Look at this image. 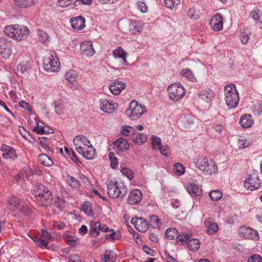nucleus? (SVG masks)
<instances>
[{"label": "nucleus", "instance_id": "obj_1", "mask_svg": "<svg viewBox=\"0 0 262 262\" xmlns=\"http://www.w3.org/2000/svg\"><path fill=\"white\" fill-rule=\"evenodd\" d=\"M32 191L39 206L47 207L51 204L53 196L48 188L42 184H37L33 187Z\"/></svg>", "mask_w": 262, "mask_h": 262}, {"label": "nucleus", "instance_id": "obj_2", "mask_svg": "<svg viewBox=\"0 0 262 262\" xmlns=\"http://www.w3.org/2000/svg\"><path fill=\"white\" fill-rule=\"evenodd\" d=\"M107 192L110 198L113 199L124 198L127 193V189L125 183L113 179L106 182Z\"/></svg>", "mask_w": 262, "mask_h": 262}, {"label": "nucleus", "instance_id": "obj_3", "mask_svg": "<svg viewBox=\"0 0 262 262\" xmlns=\"http://www.w3.org/2000/svg\"><path fill=\"white\" fill-rule=\"evenodd\" d=\"M224 100L229 108H234L237 107L239 97L238 92L234 84H228L224 87Z\"/></svg>", "mask_w": 262, "mask_h": 262}, {"label": "nucleus", "instance_id": "obj_4", "mask_svg": "<svg viewBox=\"0 0 262 262\" xmlns=\"http://www.w3.org/2000/svg\"><path fill=\"white\" fill-rule=\"evenodd\" d=\"M195 166L206 175H212L216 173L218 168L216 163L206 157H200L194 162Z\"/></svg>", "mask_w": 262, "mask_h": 262}, {"label": "nucleus", "instance_id": "obj_5", "mask_svg": "<svg viewBox=\"0 0 262 262\" xmlns=\"http://www.w3.org/2000/svg\"><path fill=\"white\" fill-rule=\"evenodd\" d=\"M145 107L137 101L133 100L129 103L128 107L125 111L126 115L134 120L140 117L145 112Z\"/></svg>", "mask_w": 262, "mask_h": 262}, {"label": "nucleus", "instance_id": "obj_6", "mask_svg": "<svg viewBox=\"0 0 262 262\" xmlns=\"http://www.w3.org/2000/svg\"><path fill=\"white\" fill-rule=\"evenodd\" d=\"M167 92L170 99L177 101L184 96L185 90L180 83H174L168 86Z\"/></svg>", "mask_w": 262, "mask_h": 262}, {"label": "nucleus", "instance_id": "obj_7", "mask_svg": "<svg viewBox=\"0 0 262 262\" xmlns=\"http://www.w3.org/2000/svg\"><path fill=\"white\" fill-rule=\"evenodd\" d=\"M261 184V181L259 179L258 172L254 171L247 177L244 183L245 188L250 191L259 188Z\"/></svg>", "mask_w": 262, "mask_h": 262}, {"label": "nucleus", "instance_id": "obj_8", "mask_svg": "<svg viewBox=\"0 0 262 262\" xmlns=\"http://www.w3.org/2000/svg\"><path fill=\"white\" fill-rule=\"evenodd\" d=\"M60 62L58 58L51 55L43 60L44 69L50 72H57L60 69Z\"/></svg>", "mask_w": 262, "mask_h": 262}, {"label": "nucleus", "instance_id": "obj_9", "mask_svg": "<svg viewBox=\"0 0 262 262\" xmlns=\"http://www.w3.org/2000/svg\"><path fill=\"white\" fill-rule=\"evenodd\" d=\"M73 143L78 152H81L82 150H85L91 144L90 140L83 135L76 136L73 139Z\"/></svg>", "mask_w": 262, "mask_h": 262}, {"label": "nucleus", "instance_id": "obj_10", "mask_svg": "<svg viewBox=\"0 0 262 262\" xmlns=\"http://www.w3.org/2000/svg\"><path fill=\"white\" fill-rule=\"evenodd\" d=\"M12 43L5 38H0V54L5 59L8 58L11 53Z\"/></svg>", "mask_w": 262, "mask_h": 262}, {"label": "nucleus", "instance_id": "obj_11", "mask_svg": "<svg viewBox=\"0 0 262 262\" xmlns=\"http://www.w3.org/2000/svg\"><path fill=\"white\" fill-rule=\"evenodd\" d=\"M238 233L241 237L247 239H256L258 238L257 231L246 226L241 227L238 229Z\"/></svg>", "mask_w": 262, "mask_h": 262}, {"label": "nucleus", "instance_id": "obj_12", "mask_svg": "<svg viewBox=\"0 0 262 262\" xmlns=\"http://www.w3.org/2000/svg\"><path fill=\"white\" fill-rule=\"evenodd\" d=\"M100 107L101 110L106 113L111 114L116 108V103L112 100L106 99H101L99 101Z\"/></svg>", "mask_w": 262, "mask_h": 262}, {"label": "nucleus", "instance_id": "obj_13", "mask_svg": "<svg viewBox=\"0 0 262 262\" xmlns=\"http://www.w3.org/2000/svg\"><path fill=\"white\" fill-rule=\"evenodd\" d=\"M142 199V193L138 189L131 190L128 194L127 203L130 205H135L139 203Z\"/></svg>", "mask_w": 262, "mask_h": 262}, {"label": "nucleus", "instance_id": "obj_14", "mask_svg": "<svg viewBox=\"0 0 262 262\" xmlns=\"http://www.w3.org/2000/svg\"><path fill=\"white\" fill-rule=\"evenodd\" d=\"M81 53L88 57L92 56L95 53V51L91 41H85L80 45Z\"/></svg>", "mask_w": 262, "mask_h": 262}, {"label": "nucleus", "instance_id": "obj_15", "mask_svg": "<svg viewBox=\"0 0 262 262\" xmlns=\"http://www.w3.org/2000/svg\"><path fill=\"white\" fill-rule=\"evenodd\" d=\"M131 223L134 225L135 228L140 232H145L148 229L147 221L142 217H135L132 219Z\"/></svg>", "mask_w": 262, "mask_h": 262}, {"label": "nucleus", "instance_id": "obj_16", "mask_svg": "<svg viewBox=\"0 0 262 262\" xmlns=\"http://www.w3.org/2000/svg\"><path fill=\"white\" fill-rule=\"evenodd\" d=\"M126 84L125 82L116 79L112 82L109 85L111 93L114 95H119L121 91L125 89Z\"/></svg>", "mask_w": 262, "mask_h": 262}, {"label": "nucleus", "instance_id": "obj_17", "mask_svg": "<svg viewBox=\"0 0 262 262\" xmlns=\"http://www.w3.org/2000/svg\"><path fill=\"white\" fill-rule=\"evenodd\" d=\"M210 25L213 30H221L223 28V21L221 15L219 13L214 15L210 20Z\"/></svg>", "mask_w": 262, "mask_h": 262}, {"label": "nucleus", "instance_id": "obj_18", "mask_svg": "<svg viewBox=\"0 0 262 262\" xmlns=\"http://www.w3.org/2000/svg\"><path fill=\"white\" fill-rule=\"evenodd\" d=\"M51 238V236L48 231L42 230L41 234L40 237L38 238L35 237L33 240L39 247L43 248L44 247H47L48 241Z\"/></svg>", "mask_w": 262, "mask_h": 262}, {"label": "nucleus", "instance_id": "obj_19", "mask_svg": "<svg viewBox=\"0 0 262 262\" xmlns=\"http://www.w3.org/2000/svg\"><path fill=\"white\" fill-rule=\"evenodd\" d=\"M15 27H16V33H17L16 35L19 36L16 38V40L19 41L26 38L29 35L30 31L27 27L18 24H15Z\"/></svg>", "mask_w": 262, "mask_h": 262}, {"label": "nucleus", "instance_id": "obj_20", "mask_svg": "<svg viewBox=\"0 0 262 262\" xmlns=\"http://www.w3.org/2000/svg\"><path fill=\"white\" fill-rule=\"evenodd\" d=\"M70 21L71 26L75 29L80 30L85 26V19L81 16L73 17Z\"/></svg>", "mask_w": 262, "mask_h": 262}, {"label": "nucleus", "instance_id": "obj_21", "mask_svg": "<svg viewBox=\"0 0 262 262\" xmlns=\"http://www.w3.org/2000/svg\"><path fill=\"white\" fill-rule=\"evenodd\" d=\"M187 191L192 196H198L201 195L202 191L196 184L189 183L186 186Z\"/></svg>", "mask_w": 262, "mask_h": 262}, {"label": "nucleus", "instance_id": "obj_22", "mask_svg": "<svg viewBox=\"0 0 262 262\" xmlns=\"http://www.w3.org/2000/svg\"><path fill=\"white\" fill-rule=\"evenodd\" d=\"M79 153L87 160H92L96 155V150L92 144L88 146L85 150H82L81 152Z\"/></svg>", "mask_w": 262, "mask_h": 262}, {"label": "nucleus", "instance_id": "obj_23", "mask_svg": "<svg viewBox=\"0 0 262 262\" xmlns=\"http://www.w3.org/2000/svg\"><path fill=\"white\" fill-rule=\"evenodd\" d=\"M2 150L4 151L2 157L4 159L14 160L17 158V155L14 148L9 146H6L3 147Z\"/></svg>", "mask_w": 262, "mask_h": 262}, {"label": "nucleus", "instance_id": "obj_24", "mask_svg": "<svg viewBox=\"0 0 262 262\" xmlns=\"http://www.w3.org/2000/svg\"><path fill=\"white\" fill-rule=\"evenodd\" d=\"M114 145L116 151H125L129 149V145L126 140L123 138L118 139L115 142Z\"/></svg>", "mask_w": 262, "mask_h": 262}, {"label": "nucleus", "instance_id": "obj_25", "mask_svg": "<svg viewBox=\"0 0 262 262\" xmlns=\"http://www.w3.org/2000/svg\"><path fill=\"white\" fill-rule=\"evenodd\" d=\"M113 55L115 58H120L123 60V64L128 65V62L126 59V53L121 47H118L113 52Z\"/></svg>", "mask_w": 262, "mask_h": 262}, {"label": "nucleus", "instance_id": "obj_26", "mask_svg": "<svg viewBox=\"0 0 262 262\" xmlns=\"http://www.w3.org/2000/svg\"><path fill=\"white\" fill-rule=\"evenodd\" d=\"M251 117V115L250 114L242 115L239 120V124L244 128L251 127L253 123Z\"/></svg>", "mask_w": 262, "mask_h": 262}, {"label": "nucleus", "instance_id": "obj_27", "mask_svg": "<svg viewBox=\"0 0 262 262\" xmlns=\"http://www.w3.org/2000/svg\"><path fill=\"white\" fill-rule=\"evenodd\" d=\"M125 25L129 27L128 29H123V31L126 33L129 32L132 34H135L137 32H140V30L141 29V26L138 25L137 21H127L125 23Z\"/></svg>", "mask_w": 262, "mask_h": 262}, {"label": "nucleus", "instance_id": "obj_28", "mask_svg": "<svg viewBox=\"0 0 262 262\" xmlns=\"http://www.w3.org/2000/svg\"><path fill=\"white\" fill-rule=\"evenodd\" d=\"M19 206V199L15 196H11L7 202V207L11 211L16 210Z\"/></svg>", "mask_w": 262, "mask_h": 262}, {"label": "nucleus", "instance_id": "obj_29", "mask_svg": "<svg viewBox=\"0 0 262 262\" xmlns=\"http://www.w3.org/2000/svg\"><path fill=\"white\" fill-rule=\"evenodd\" d=\"M214 96L213 92L210 89H206L199 94L200 98L206 102L210 101Z\"/></svg>", "mask_w": 262, "mask_h": 262}, {"label": "nucleus", "instance_id": "obj_30", "mask_svg": "<svg viewBox=\"0 0 262 262\" xmlns=\"http://www.w3.org/2000/svg\"><path fill=\"white\" fill-rule=\"evenodd\" d=\"M205 225L207 228V232L209 234H213L218 231L219 227L217 224L210 220H206L205 222Z\"/></svg>", "mask_w": 262, "mask_h": 262}, {"label": "nucleus", "instance_id": "obj_31", "mask_svg": "<svg viewBox=\"0 0 262 262\" xmlns=\"http://www.w3.org/2000/svg\"><path fill=\"white\" fill-rule=\"evenodd\" d=\"M132 140L137 144H143L146 141L147 136L142 133H134L132 136Z\"/></svg>", "mask_w": 262, "mask_h": 262}, {"label": "nucleus", "instance_id": "obj_32", "mask_svg": "<svg viewBox=\"0 0 262 262\" xmlns=\"http://www.w3.org/2000/svg\"><path fill=\"white\" fill-rule=\"evenodd\" d=\"M15 26V24L7 26L5 27L4 31L6 35L16 39V38L19 36L16 35L17 33H16V27Z\"/></svg>", "mask_w": 262, "mask_h": 262}, {"label": "nucleus", "instance_id": "obj_33", "mask_svg": "<svg viewBox=\"0 0 262 262\" xmlns=\"http://www.w3.org/2000/svg\"><path fill=\"white\" fill-rule=\"evenodd\" d=\"M147 224L148 226H149L153 228H158L161 225V222L157 215H153L149 216Z\"/></svg>", "mask_w": 262, "mask_h": 262}, {"label": "nucleus", "instance_id": "obj_34", "mask_svg": "<svg viewBox=\"0 0 262 262\" xmlns=\"http://www.w3.org/2000/svg\"><path fill=\"white\" fill-rule=\"evenodd\" d=\"M188 16L192 19L196 20L199 19L200 16V10L197 9L195 7H192L189 9L187 11Z\"/></svg>", "mask_w": 262, "mask_h": 262}, {"label": "nucleus", "instance_id": "obj_35", "mask_svg": "<svg viewBox=\"0 0 262 262\" xmlns=\"http://www.w3.org/2000/svg\"><path fill=\"white\" fill-rule=\"evenodd\" d=\"M39 162L46 166H50L53 164L51 159L46 154H40L38 158Z\"/></svg>", "mask_w": 262, "mask_h": 262}, {"label": "nucleus", "instance_id": "obj_36", "mask_svg": "<svg viewBox=\"0 0 262 262\" xmlns=\"http://www.w3.org/2000/svg\"><path fill=\"white\" fill-rule=\"evenodd\" d=\"M200 242L196 238L189 239L187 243L188 248L192 251H197L200 248Z\"/></svg>", "mask_w": 262, "mask_h": 262}, {"label": "nucleus", "instance_id": "obj_37", "mask_svg": "<svg viewBox=\"0 0 262 262\" xmlns=\"http://www.w3.org/2000/svg\"><path fill=\"white\" fill-rule=\"evenodd\" d=\"M92 206L90 202L86 201L84 202L80 208L86 215L92 216L94 215V212L92 210Z\"/></svg>", "mask_w": 262, "mask_h": 262}, {"label": "nucleus", "instance_id": "obj_38", "mask_svg": "<svg viewBox=\"0 0 262 262\" xmlns=\"http://www.w3.org/2000/svg\"><path fill=\"white\" fill-rule=\"evenodd\" d=\"M261 15L262 13L260 11L255 7L250 12L249 17H251L256 23H257L260 21Z\"/></svg>", "mask_w": 262, "mask_h": 262}, {"label": "nucleus", "instance_id": "obj_39", "mask_svg": "<svg viewBox=\"0 0 262 262\" xmlns=\"http://www.w3.org/2000/svg\"><path fill=\"white\" fill-rule=\"evenodd\" d=\"M181 75L192 82L196 81L192 72L188 68L183 69L181 72Z\"/></svg>", "mask_w": 262, "mask_h": 262}, {"label": "nucleus", "instance_id": "obj_40", "mask_svg": "<svg viewBox=\"0 0 262 262\" xmlns=\"http://www.w3.org/2000/svg\"><path fill=\"white\" fill-rule=\"evenodd\" d=\"M165 234L167 239L172 240L177 237L179 232L175 228H169L166 230Z\"/></svg>", "mask_w": 262, "mask_h": 262}, {"label": "nucleus", "instance_id": "obj_41", "mask_svg": "<svg viewBox=\"0 0 262 262\" xmlns=\"http://www.w3.org/2000/svg\"><path fill=\"white\" fill-rule=\"evenodd\" d=\"M31 65L30 62L28 61H23L19 63L17 66V71L21 74H24L25 72L28 73L29 70L31 69Z\"/></svg>", "mask_w": 262, "mask_h": 262}, {"label": "nucleus", "instance_id": "obj_42", "mask_svg": "<svg viewBox=\"0 0 262 262\" xmlns=\"http://www.w3.org/2000/svg\"><path fill=\"white\" fill-rule=\"evenodd\" d=\"M116 260V257L113 252L111 250H106L102 258V262H108L110 260L112 262Z\"/></svg>", "mask_w": 262, "mask_h": 262}, {"label": "nucleus", "instance_id": "obj_43", "mask_svg": "<svg viewBox=\"0 0 262 262\" xmlns=\"http://www.w3.org/2000/svg\"><path fill=\"white\" fill-rule=\"evenodd\" d=\"M15 4L19 7L26 8L34 4V0H14Z\"/></svg>", "mask_w": 262, "mask_h": 262}, {"label": "nucleus", "instance_id": "obj_44", "mask_svg": "<svg viewBox=\"0 0 262 262\" xmlns=\"http://www.w3.org/2000/svg\"><path fill=\"white\" fill-rule=\"evenodd\" d=\"M101 227V223L99 222H97L95 224L91 225L90 230V234L93 237H97L100 231V228Z\"/></svg>", "mask_w": 262, "mask_h": 262}, {"label": "nucleus", "instance_id": "obj_45", "mask_svg": "<svg viewBox=\"0 0 262 262\" xmlns=\"http://www.w3.org/2000/svg\"><path fill=\"white\" fill-rule=\"evenodd\" d=\"M209 196L212 201H217L221 199L223 193L219 190H213L210 192Z\"/></svg>", "mask_w": 262, "mask_h": 262}, {"label": "nucleus", "instance_id": "obj_46", "mask_svg": "<svg viewBox=\"0 0 262 262\" xmlns=\"http://www.w3.org/2000/svg\"><path fill=\"white\" fill-rule=\"evenodd\" d=\"M195 118L190 115L186 116L182 121V123L185 125V129H190V126L193 124Z\"/></svg>", "mask_w": 262, "mask_h": 262}, {"label": "nucleus", "instance_id": "obj_47", "mask_svg": "<svg viewBox=\"0 0 262 262\" xmlns=\"http://www.w3.org/2000/svg\"><path fill=\"white\" fill-rule=\"evenodd\" d=\"M166 7L172 9H176L180 4V0H164Z\"/></svg>", "mask_w": 262, "mask_h": 262}, {"label": "nucleus", "instance_id": "obj_48", "mask_svg": "<svg viewBox=\"0 0 262 262\" xmlns=\"http://www.w3.org/2000/svg\"><path fill=\"white\" fill-rule=\"evenodd\" d=\"M185 171L184 166L180 163H177L173 165V172L177 175L183 174Z\"/></svg>", "mask_w": 262, "mask_h": 262}, {"label": "nucleus", "instance_id": "obj_49", "mask_svg": "<svg viewBox=\"0 0 262 262\" xmlns=\"http://www.w3.org/2000/svg\"><path fill=\"white\" fill-rule=\"evenodd\" d=\"M67 181L68 184L73 188H78L80 187V182L74 177L68 176L67 177Z\"/></svg>", "mask_w": 262, "mask_h": 262}, {"label": "nucleus", "instance_id": "obj_50", "mask_svg": "<svg viewBox=\"0 0 262 262\" xmlns=\"http://www.w3.org/2000/svg\"><path fill=\"white\" fill-rule=\"evenodd\" d=\"M110 233L106 235L105 238L107 240H115L118 239L121 236V234L119 232H115L113 229H111Z\"/></svg>", "mask_w": 262, "mask_h": 262}, {"label": "nucleus", "instance_id": "obj_51", "mask_svg": "<svg viewBox=\"0 0 262 262\" xmlns=\"http://www.w3.org/2000/svg\"><path fill=\"white\" fill-rule=\"evenodd\" d=\"M37 35L39 37L40 42L45 43L48 41L49 37L45 31L38 30L37 31Z\"/></svg>", "mask_w": 262, "mask_h": 262}, {"label": "nucleus", "instance_id": "obj_52", "mask_svg": "<svg viewBox=\"0 0 262 262\" xmlns=\"http://www.w3.org/2000/svg\"><path fill=\"white\" fill-rule=\"evenodd\" d=\"M190 235L188 233L178 235L177 237V242L178 244H182L188 241Z\"/></svg>", "mask_w": 262, "mask_h": 262}, {"label": "nucleus", "instance_id": "obj_53", "mask_svg": "<svg viewBox=\"0 0 262 262\" xmlns=\"http://www.w3.org/2000/svg\"><path fill=\"white\" fill-rule=\"evenodd\" d=\"M76 75L75 71L70 70L66 74V78L69 82L73 83L75 80Z\"/></svg>", "mask_w": 262, "mask_h": 262}, {"label": "nucleus", "instance_id": "obj_54", "mask_svg": "<svg viewBox=\"0 0 262 262\" xmlns=\"http://www.w3.org/2000/svg\"><path fill=\"white\" fill-rule=\"evenodd\" d=\"M121 173L126 176L129 180H132L134 176L132 171L126 167L123 168L121 169Z\"/></svg>", "mask_w": 262, "mask_h": 262}, {"label": "nucleus", "instance_id": "obj_55", "mask_svg": "<svg viewBox=\"0 0 262 262\" xmlns=\"http://www.w3.org/2000/svg\"><path fill=\"white\" fill-rule=\"evenodd\" d=\"M151 141L155 149H157L158 147L161 145L160 138L155 135L151 136Z\"/></svg>", "mask_w": 262, "mask_h": 262}, {"label": "nucleus", "instance_id": "obj_56", "mask_svg": "<svg viewBox=\"0 0 262 262\" xmlns=\"http://www.w3.org/2000/svg\"><path fill=\"white\" fill-rule=\"evenodd\" d=\"M108 157L111 161V166L113 168H115V166L118 165V159L114 156V153L110 152L108 154Z\"/></svg>", "mask_w": 262, "mask_h": 262}, {"label": "nucleus", "instance_id": "obj_57", "mask_svg": "<svg viewBox=\"0 0 262 262\" xmlns=\"http://www.w3.org/2000/svg\"><path fill=\"white\" fill-rule=\"evenodd\" d=\"M54 204L55 206L61 210L64 207V201L62 199L57 197L55 200Z\"/></svg>", "mask_w": 262, "mask_h": 262}, {"label": "nucleus", "instance_id": "obj_58", "mask_svg": "<svg viewBox=\"0 0 262 262\" xmlns=\"http://www.w3.org/2000/svg\"><path fill=\"white\" fill-rule=\"evenodd\" d=\"M76 0H58L59 5L61 7H66L74 4Z\"/></svg>", "mask_w": 262, "mask_h": 262}, {"label": "nucleus", "instance_id": "obj_59", "mask_svg": "<svg viewBox=\"0 0 262 262\" xmlns=\"http://www.w3.org/2000/svg\"><path fill=\"white\" fill-rule=\"evenodd\" d=\"M247 262H262V257L258 254H253L248 258Z\"/></svg>", "mask_w": 262, "mask_h": 262}, {"label": "nucleus", "instance_id": "obj_60", "mask_svg": "<svg viewBox=\"0 0 262 262\" xmlns=\"http://www.w3.org/2000/svg\"><path fill=\"white\" fill-rule=\"evenodd\" d=\"M20 212L23 213L24 215H28L30 214L32 212V210L31 207H30L27 205H25L22 206Z\"/></svg>", "mask_w": 262, "mask_h": 262}, {"label": "nucleus", "instance_id": "obj_61", "mask_svg": "<svg viewBox=\"0 0 262 262\" xmlns=\"http://www.w3.org/2000/svg\"><path fill=\"white\" fill-rule=\"evenodd\" d=\"M137 7L138 9L142 13H145L147 11V7L144 2H138L137 3Z\"/></svg>", "mask_w": 262, "mask_h": 262}, {"label": "nucleus", "instance_id": "obj_62", "mask_svg": "<svg viewBox=\"0 0 262 262\" xmlns=\"http://www.w3.org/2000/svg\"><path fill=\"white\" fill-rule=\"evenodd\" d=\"M69 262H82L80 257L77 254H71L68 256Z\"/></svg>", "mask_w": 262, "mask_h": 262}, {"label": "nucleus", "instance_id": "obj_63", "mask_svg": "<svg viewBox=\"0 0 262 262\" xmlns=\"http://www.w3.org/2000/svg\"><path fill=\"white\" fill-rule=\"evenodd\" d=\"M158 149L160 150L161 153L164 156H167L168 155V151L169 149V147L167 145H161L158 147Z\"/></svg>", "mask_w": 262, "mask_h": 262}, {"label": "nucleus", "instance_id": "obj_64", "mask_svg": "<svg viewBox=\"0 0 262 262\" xmlns=\"http://www.w3.org/2000/svg\"><path fill=\"white\" fill-rule=\"evenodd\" d=\"M249 145V143L247 142L246 140L243 139H239L238 141V145L239 148H244Z\"/></svg>", "mask_w": 262, "mask_h": 262}]
</instances>
